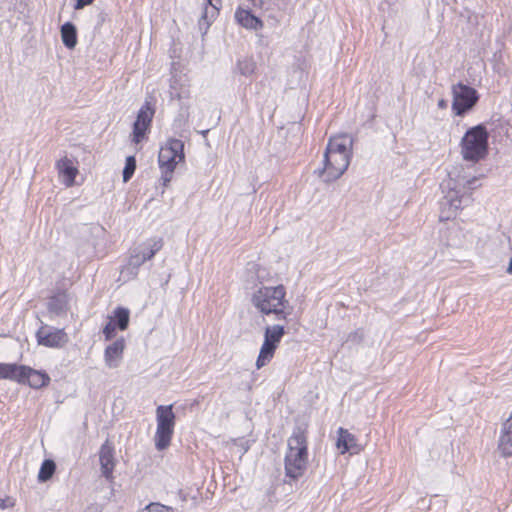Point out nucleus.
I'll return each mask as SVG.
<instances>
[{"mask_svg":"<svg viewBox=\"0 0 512 512\" xmlns=\"http://www.w3.org/2000/svg\"><path fill=\"white\" fill-rule=\"evenodd\" d=\"M476 176L468 175L463 166H456L448 173V179L442 183L444 197L441 200L440 219L449 220L457 216L460 210L468 206L471 192L476 188Z\"/></svg>","mask_w":512,"mask_h":512,"instance_id":"obj_1","label":"nucleus"},{"mask_svg":"<svg viewBox=\"0 0 512 512\" xmlns=\"http://www.w3.org/2000/svg\"><path fill=\"white\" fill-rule=\"evenodd\" d=\"M352 144V139L347 135L329 139L323 156V167L315 171L323 182L336 181L345 173L352 156Z\"/></svg>","mask_w":512,"mask_h":512,"instance_id":"obj_2","label":"nucleus"},{"mask_svg":"<svg viewBox=\"0 0 512 512\" xmlns=\"http://www.w3.org/2000/svg\"><path fill=\"white\" fill-rule=\"evenodd\" d=\"M308 467V440L306 430L296 427L287 440L284 458L285 476L291 481L301 478Z\"/></svg>","mask_w":512,"mask_h":512,"instance_id":"obj_3","label":"nucleus"},{"mask_svg":"<svg viewBox=\"0 0 512 512\" xmlns=\"http://www.w3.org/2000/svg\"><path fill=\"white\" fill-rule=\"evenodd\" d=\"M253 307L263 315H275L277 320H286L290 315L286 311V289L283 285L261 286L251 296Z\"/></svg>","mask_w":512,"mask_h":512,"instance_id":"obj_4","label":"nucleus"},{"mask_svg":"<svg viewBox=\"0 0 512 512\" xmlns=\"http://www.w3.org/2000/svg\"><path fill=\"white\" fill-rule=\"evenodd\" d=\"M488 131L482 124L468 129L463 135L460 148L464 160L476 163L488 153Z\"/></svg>","mask_w":512,"mask_h":512,"instance_id":"obj_5","label":"nucleus"},{"mask_svg":"<svg viewBox=\"0 0 512 512\" xmlns=\"http://www.w3.org/2000/svg\"><path fill=\"white\" fill-rule=\"evenodd\" d=\"M156 431L154 434V444L158 451L167 449L174 435L176 425V415L173 411V405H159L155 411Z\"/></svg>","mask_w":512,"mask_h":512,"instance_id":"obj_6","label":"nucleus"},{"mask_svg":"<svg viewBox=\"0 0 512 512\" xmlns=\"http://www.w3.org/2000/svg\"><path fill=\"white\" fill-rule=\"evenodd\" d=\"M184 143L179 139H169L163 146H161L158 163L161 169V180L163 185L166 186L172 179V174L176 165L183 162Z\"/></svg>","mask_w":512,"mask_h":512,"instance_id":"obj_7","label":"nucleus"},{"mask_svg":"<svg viewBox=\"0 0 512 512\" xmlns=\"http://www.w3.org/2000/svg\"><path fill=\"white\" fill-rule=\"evenodd\" d=\"M451 94V109L455 116H464L473 109L479 100L478 92L473 87L462 82L452 85Z\"/></svg>","mask_w":512,"mask_h":512,"instance_id":"obj_8","label":"nucleus"},{"mask_svg":"<svg viewBox=\"0 0 512 512\" xmlns=\"http://www.w3.org/2000/svg\"><path fill=\"white\" fill-rule=\"evenodd\" d=\"M284 335L285 328L283 325L274 324L265 328L264 341L256 360V366L258 369L264 367L271 361Z\"/></svg>","mask_w":512,"mask_h":512,"instance_id":"obj_9","label":"nucleus"},{"mask_svg":"<svg viewBox=\"0 0 512 512\" xmlns=\"http://www.w3.org/2000/svg\"><path fill=\"white\" fill-rule=\"evenodd\" d=\"M154 112V108L151 104L148 101H145L139 109L136 120L133 124V131L131 135L133 143L138 145L146 138V135L150 130Z\"/></svg>","mask_w":512,"mask_h":512,"instance_id":"obj_10","label":"nucleus"},{"mask_svg":"<svg viewBox=\"0 0 512 512\" xmlns=\"http://www.w3.org/2000/svg\"><path fill=\"white\" fill-rule=\"evenodd\" d=\"M36 335L38 343L46 347H62L68 341L67 334L63 329H55L49 326H42Z\"/></svg>","mask_w":512,"mask_h":512,"instance_id":"obj_11","label":"nucleus"},{"mask_svg":"<svg viewBox=\"0 0 512 512\" xmlns=\"http://www.w3.org/2000/svg\"><path fill=\"white\" fill-rule=\"evenodd\" d=\"M125 347V340L123 337H121L105 348L104 362L108 368L114 369L120 366L123 359Z\"/></svg>","mask_w":512,"mask_h":512,"instance_id":"obj_12","label":"nucleus"},{"mask_svg":"<svg viewBox=\"0 0 512 512\" xmlns=\"http://www.w3.org/2000/svg\"><path fill=\"white\" fill-rule=\"evenodd\" d=\"M99 461L102 475L108 480L111 479L115 467V461L114 448L109 441L102 444L99 451Z\"/></svg>","mask_w":512,"mask_h":512,"instance_id":"obj_13","label":"nucleus"},{"mask_svg":"<svg viewBox=\"0 0 512 512\" xmlns=\"http://www.w3.org/2000/svg\"><path fill=\"white\" fill-rule=\"evenodd\" d=\"M336 446L341 454L350 452L357 454L361 451L362 447L358 444L356 437L351 434L347 429L339 428Z\"/></svg>","mask_w":512,"mask_h":512,"instance_id":"obj_14","label":"nucleus"},{"mask_svg":"<svg viewBox=\"0 0 512 512\" xmlns=\"http://www.w3.org/2000/svg\"><path fill=\"white\" fill-rule=\"evenodd\" d=\"M498 448L504 456H512V411L510 416L502 423Z\"/></svg>","mask_w":512,"mask_h":512,"instance_id":"obj_15","label":"nucleus"},{"mask_svg":"<svg viewBox=\"0 0 512 512\" xmlns=\"http://www.w3.org/2000/svg\"><path fill=\"white\" fill-rule=\"evenodd\" d=\"M24 381L21 384H27L33 389H40L45 387L50 382V377L47 373L32 369L28 366L25 367Z\"/></svg>","mask_w":512,"mask_h":512,"instance_id":"obj_16","label":"nucleus"},{"mask_svg":"<svg viewBox=\"0 0 512 512\" xmlns=\"http://www.w3.org/2000/svg\"><path fill=\"white\" fill-rule=\"evenodd\" d=\"M221 0H206L203 13L199 20L200 29L205 31L209 28L212 21L216 18L219 13V7Z\"/></svg>","mask_w":512,"mask_h":512,"instance_id":"obj_17","label":"nucleus"},{"mask_svg":"<svg viewBox=\"0 0 512 512\" xmlns=\"http://www.w3.org/2000/svg\"><path fill=\"white\" fill-rule=\"evenodd\" d=\"M57 170L63 176L64 184L70 187L74 184L75 177L78 174L77 168L74 166L73 161L67 157L60 159L56 163Z\"/></svg>","mask_w":512,"mask_h":512,"instance_id":"obj_18","label":"nucleus"},{"mask_svg":"<svg viewBox=\"0 0 512 512\" xmlns=\"http://www.w3.org/2000/svg\"><path fill=\"white\" fill-rule=\"evenodd\" d=\"M235 19L241 26L247 29L258 30L263 26L262 21L258 17L251 14L248 9H244L242 7H239L236 10Z\"/></svg>","mask_w":512,"mask_h":512,"instance_id":"obj_19","label":"nucleus"},{"mask_svg":"<svg viewBox=\"0 0 512 512\" xmlns=\"http://www.w3.org/2000/svg\"><path fill=\"white\" fill-rule=\"evenodd\" d=\"M25 365L0 364V379H8L21 384L24 381Z\"/></svg>","mask_w":512,"mask_h":512,"instance_id":"obj_20","label":"nucleus"},{"mask_svg":"<svg viewBox=\"0 0 512 512\" xmlns=\"http://www.w3.org/2000/svg\"><path fill=\"white\" fill-rule=\"evenodd\" d=\"M48 311L55 316L66 313L68 309V295L66 293H57L52 296L47 303Z\"/></svg>","mask_w":512,"mask_h":512,"instance_id":"obj_21","label":"nucleus"},{"mask_svg":"<svg viewBox=\"0 0 512 512\" xmlns=\"http://www.w3.org/2000/svg\"><path fill=\"white\" fill-rule=\"evenodd\" d=\"M145 262V257H143L137 249H134L126 266L122 269V274H127L130 278L136 277L139 267Z\"/></svg>","mask_w":512,"mask_h":512,"instance_id":"obj_22","label":"nucleus"},{"mask_svg":"<svg viewBox=\"0 0 512 512\" xmlns=\"http://www.w3.org/2000/svg\"><path fill=\"white\" fill-rule=\"evenodd\" d=\"M163 246L162 239H150L143 243L139 248H136L139 253L145 257V261H148L154 257V255L161 250Z\"/></svg>","mask_w":512,"mask_h":512,"instance_id":"obj_23","label":"nucleus"},{"mask_svg":"<svg viewBox=\"0 0 512 512\" xmlns=\"http://www.w3.org/2000/svg\"><path fill=\"white\" fill-rule=\"evenodd\" d=\"M61 38L63 44L73 49L77 44V32L76 27L71 22H66L61 26Z\"/></svg>","mask_w":512,"mask_h":512,"instance_id":"obj_24","label":"nucleus"},{"mask_svg":"<svg viewBox=\"0 0 512 512\" xmlns=\"http://www.w3.org/2000/svg\"><path fill=\"white\" fill-rule=\"evenodd\" d=\"M130 312L127 308L117 307L114 310V315L110 320H113L115 326L120 330H126L129 324Z\"/></svg>","mask_w":512,"mask_h":512,"instance_id":"obj_25","label":"nucleus"},{"mask_svg":"<svg viewBox=\"0 0 512 512\" xmlns=\"http://www.w3.org/2000/svg\"><path fill=\"white\" fill-rule=\"evenodd\" d=\"M236 67L237 71L241 75L248 77L255 72L256 62L254 61L253 58L246 57L244 59L238 60Z\"/></svg>","mask_w":512,"mask_h":512,"instance_id":"obj_26","label":"nucleus"},{"mask_svg":"<svg viewBox=\"0 0 512 512\" xmlns=\"http://www.w3.org/2000/svg\"><path fill=\"white\" fill-rule=\"evenodd\" d=\"M55 469L56 465L53 460H44L38 473V480L40 482L49 480L53 476Z\"/></svg>","mask_w":512,"mask_h":512,"instance_id":"obj_27","label":"nucleus"},{"mask_svg":"<svg viewBox=\"0 0 512 512\" xmlns=\"http://www.w3.org/2000/svg\"><path fill=\"white\" fill-rule=\"evenodd\" d=\"M136 169V160L134 156H128L126 158L125 167L123 170V181L127 182L130 180Z\"/></svg>","mask_w":512,"mask_h":512,"instance_id":"obj_28","label":"nucleus"},{"mask_svg":"<svg viewBox=\"0 0 512 512\" xmlns=\"http://www.w3.org/2000/svg\"><path fill=\"white\" fill-rule=\"evenodd\" d=\"M140 512H174L171 507L162 505L160 503H150Z\"/></svg>","mask_w":512,"mask_h":512,"instance_id":"obj_29","label":"nucleus"},{"mask_svg":"<svg viewBox=\"0 0 512 512\" xmlns=\"http://www.w3.org/2000/svg\"><path fill=\"white\" fill-rule=\"evenodd\" d=\"M115 329H116V326H115L114 321L110 320L103 328V334H104L106 340H110L114 336Z\"/></svg>","mask_w":512,"mask_h":512,"instance_id":"obj_30","label":"nucleus"},{"mask_svg":"<svg viewBox=\"0 0 512 512\" xmlns=\"http://www.w3.org/2000/svg\"><path fill=\"white\" fill-rule=\"evenodd\" d=\"M250 3L252 8L254 9H264L265 8V0H246Z\"/></svg>","mask_w":512,"mask_h":512,"instance_id":"obj_31","label":"nucleus"},{"mask_svg":"<svg viewBox=\"0 0 512 512\" xmlns=\"http://www.w3.org/2000/svg\"><path fill=\"white\" fill-rule=\"evenodd\" d=\"M13 505V502L11 500V498L9 497H6V498H2L0 497V509H6L10 506Z\"/></svg>","mask_w":512,"mask_h":512,"instance_id":"obj_32","label":"nucleus"},{"mask_svg":"<svg viewBox=\"0 0 512 512\" xmlns=\"http://www.w3.org/2000/svg\"><path fill=\"white\" fill-rule=\"evenodd\" d=\"M93 1L94 0H77L74 8L76 10H80V9L84 8L85 6L91 4Z\"/></svg>","mask_w":512,"mask_h":512,"instance_id":"obj_33","label":"nucleus"},{"mask_svg":"<svg viewBox=\"0 0 512 512\" xmlns=\"http://www.w3.org/2000/svg\"><path fill=\"white\" fill-rule=\"evenodd\" d=\"M437 106L439 109H446L448 107V102L445 99H439L437 102Z\"/></svg>","mask_w":512,"mask_h":512,"instance_id":"obj_34","label":"nucleus"},{"mask_svg":"<svg viewBox=\"0 0 512 512\" xmlns=\"http://www.w3.org/2000/svg\"><path fill=\"white\" fill-rule=\"evenodd\" d=\"M506 272H507L508 274L512 275V256H511V259H510V261H509V265H508V267H507V269H506Z\"/></svg>","mask_w":512,"mask_h":512,"instance_id":"obj_35","label":"nucleus"},{"mask_svg":"<svg viewBox=\"0 0 512 512\" xmlns=\"http://www.w3.org/2000/svg\"><path fill=\"white\" fill-rule=\"evenodd\" d=\"M248 448H249L248 446H242L243 453L247 452Z\"/></svg>","mask_w":512,"mask_h":512,"instance_id":"obj_36","label":"nucleus"},{"mask_svg":"<svg viewBox=\"0 0 512 512\" xmlns=\"http://www.w3.org/2000/svg\"><path fill=\"white\" fill-rule=\"evenodd\" d=\"M509 33H511V34H512V25H511V26H510V28H509Z\"/></svg>","mask_w":512,"mask_h":512,"instance_id":"obj_37","label":"nucleus"}]
</instances>
